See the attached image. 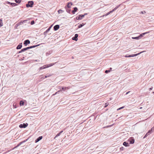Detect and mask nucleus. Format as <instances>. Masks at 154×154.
<instances>
[{"label":"nucleus","instance_id":"24","mask_svg":"<svg viewBox=\"0 0 154 154\" xmlns=\"http://www.w3.org/2000/svg\"><path fill=\"white\" fill-rule=\"evenodd\" d=\"M84 25L85 24H83V23H82V24H80L78 26V28H80L82 27L83 26H84Z\"/></svg>","mask_w":154,"mask_h":154},{"label":"nucleus","instance_id":"47","mask_svg":"<svg viewBox=\"0 0 154 154\" xmlns=\"http://www.w3.org/2000/svg\"><path fill=\"white\" fill-rule=\"evenodd\" d=\"M152 88H150L149 89V90H152Z\"/></svg>","mask_w":154,"mask_h":154},{"label":"nucleus","instance_id":"51","mask_svg":"<svg viewBox=\"0 0 154 154\" xmlns=\"http://www.w3.org/2000/svg\"><path fill=\"white\" fill-rule=\"evenodd\" d=\"M59 87V89H60V86Z\"/></svg>","mask_w":154,"mask_h":154},{"label":"nucleus","instance_id":"19","mask_svg":"<svg viewBox=\"0 0 154 154\" xmlns=\"http://www.w3.org/2000/svg\"><path fill=\"white\" fill-rule=\"evenodd\" d=\"M77 8L76 7H75L74 8V10L72 11V13L73 14H75V12H76L77 10Z\"/></svg>","mask_w":154,"mask_h":154},{"label":"nucleus","instance_id":"37","mask_svg":"<svg viewBox=\"0 0 154 154\" xmlns=\"http://www.w3.org/2000/svg\"><path fill=\"white\" fill-rule=\"evenodd\" d=\"M52 26V25H51V27H49V28L48 29H47V31H49V30H50V29L51 28V27Z\"/></svg>","mask_w":154,"mask_h":154},{"label":"nucleus","instance_id":"49","mask_svg":"<svg viewBox=\"0 0 154 154\" xmlns=\"http://www.w3.org/2000/svg\"><path fill=\"white\" fill-rule=\"evenodd\" d=\"M128 56H127V55H125V57H128Z\"/></svg>","mask_w":154,"mask_h":154},{"label":"nucleus","instance_id":"27","mask_svg":"<svg viewBox=\"0 0 154 154\" xmlns=\"http://www.w3.org/2000/svg\"><path fill=\"white\" fill-rule=\"evenodd\" d=\"M63 10H60V9L58 11V12L59 14L61 13H63Z\"/></svg>","mask_w":154,"mask_h":154},{"label":"nucleus","instance_id":"40","mask_svg":"<svg viewBox=\"0 0 154 154\" xmlns=\"http://www.w3.org/2000/svg\"><path fill=\"white\" fill-rule=\"evenodd\" d=\"M105 105V106L104 107H106L108 106V104L107 103H106Z\"/></svg>","mask_w":154,"mask_h":154},{"label":"nucleus","instance_id":"29","mask_svg":"<svg viewBox=\"0 0 154 154\" xmlns=\"http://www.w3.org/2000/svg\"><path fill=\"white\" fill-rule=\"evenodd\" d=\"M149 134H148V133H147L145 135L144 137H143V138H144L146 137H147L148 135H149Z\"/></svg>","mask_w":154,"mask_h":154},{"label":"nucleus","instance_id":"11","mask_svg":"<svg viewBox=\"0 0 154 154\" xmlns=\"http://www.w3.org/2000/svg\"><path fill=\"white\" fill-rule=\"evenodd\" d=\"M22 43H20V44H19V45H18L17 47V49H20L22 47Z\"/></svg>","mask_w":154,"mask_h":154},{"label":"nucleus","instance_id":"43","mask_svg":"<svg viewBox=\"0 0 154 154\" xmlns=\"http://www.w3.org/2000/svg\"><path fill=\"white\" fill-rule=\"evenodd\" d=\"M66 11L68 12L69 13L70 12V10H66Z\"/></svg>","mask_w":154,"mask_h":154},{"label":"nucleus","instance_id":"31","mask_svg":"<svg viewBox=\"0 0 154 154\" xmlns=\"http://www.w3.org/2000/svg\"><path fill=\"white\" fill-rule=\"evenodd\" d=\"M60 133H58V134H57V135H56V136H55L54 138V139H55L56 137H58V136H59L60 135Z\"/></svg>","mask_w":154,"mask_h":154},{"label":"nucleus","instance_id":"41","mask_svg":"<svg viewBox=\"0 0 154 154\" xmlns=\"http://www.w3.org/2000/svg\"><path fill=\"white\" fill-rule=\"evenodd\" d=\"M141 13L142 14H143L144 13H146V12L145 11H141Z\"/></svg>","mask_w":154,"mask_h":154},{"label":"nucleus","instance_id":"48","mask_svg":"<svg viewBox=\"0 0 154 154\" xmlns=\"http://www.w3.org/2000/svg\"><path fill=\"white\" fill-rule=\"evenodd\" d=\"M130 91H128V92H127L126 93V94H128L129 93Z\"/></svg>","mask_w":154,"mask_h":154},{"label":"nucleus","instance_id":"38","mask_svg":"<svg viewBox=\"0 0 154 154\" xmlns=\"http://www.w3.org/2000/svg\"><path fill=\"white\" fill-rule=\"evenodd\" d=\"M28 140V139H26V140H25L23 141L22 142L23 143H24V142H26V141Z\"/></svg>","mask_w":154,"mask_h":154},{"label":"nucleus","instance_id":"42","mask_svg":"<svg viewBox=\"0 0 154 154\" xmlns=\"http://www.w3.org/2000/svg\"><path fill=\"white\" fill-rule=\"evenodd\" d=\"M60 91H61V90H60L58 91L57 92H56L55 93V95H56L57 94L58 92H60Z\"/></svg>","mask_w":154,"mask_h":154},{"label":"nucleus","instance_id":"15","mask_svg":"<svg viewBox=\"0 0 154 154\" xmlns=\"http://www.w3.org/2000/svg\"><path fill=\"white\" fill-rule=\"evenodd\" d=\"M114 11H112V10L111 11H109V12H108V13H107L106 14H105V15H104L103 16H107L108 15L110 14V13H112V12H113Z\"/></svg>","mask_w":154,"mask_h":154},{"label":"nucleus","instance_id":"53","mask_svg":"<svg viewBox=\"0 0 154 154\" xmlns=\"http://www.w3.org/2000/svg\"><path fill=\"white\" fill-rule=\"evenodd\" d=\"M112 69V68H110V70H111Z\"/></svg>","mask_w":154,"mask_h":154},{"label":"nucleus","instance_id":"34","mask_svg":"<svg viewBox=\"0 0 154 154\" xmlns=\"http://www.w3.org/2000/svg\"><path fill=\"white\" fill-rule=\"evenodd\" d=\"M26 50V48H23V49H21V51H23V52H24Z\"/></svg>","mask_w":154,"mask_h":154},{"label":"nucleus","instance_id":"22","mask_svg":"<svg viewBox=\"0 0 154 154\" xmlns=\"http://www.w3.org/2000/svg\"><path fill=\"white\" fill-rule=\"evenodd\" d=\"M132 38L133 39L138 40L140 39V37L137 36L136 37H132Z\"/></svg>","mask_w":154,"mask_h":154},{"label":"nucleus","instance_id":"20","mask_svg":"<svg viewBox=\"0 0 154 154\" xmlns=\"http://www.w3.org/2000/svg\"><path fill=\"white\" fill-rule=\"evenodd\" d=\"M152 130H154V127H152L150 130H149L147 133L150 134L152 133Z\"/></svg>","mask_w":154,"mask_h":154},{"label":"nucleus","instance_id":"6","mask_svg":"<svg viewBox=\"0 0 154 154\" xmlns=\"http://www.w3.org/2000/svg\"><path fill=\"white\" fill-rule=\"evenodd\" d=\"M87 14H85L84 15H80L79 17H76V19L77 20H81L84 17L85 15H86Z\"/></svg>","mask_w":154,"mask_h":154},{"label":"nucleus","instance_id":"46","mask_svg":"<svg viewBox=\"0 0 154 154\" xmlns=\"http://www.w3.org/2000/svg\"><path fill=\"white\" fill-rule=\"evenodd\" d=\"M23 52V51H21H21H19V52L18 53H21V52Z\"/></svg>","mask_w":154,"mask_h":154},{"label":"nucleus","instance_id":"44","mask_svg":"<svg viewBox=\"0 0 154 154\" xmlns=\"http://www.w3.org/2000/svg\"><path fill=\"white\" fill-rule=\"evenodd\" d=\"M26 50L29 49V47L26 48Z\"/></svg>","mask_w":154,"mask_h":154},{"label":"nucleus","instance_id":"21","mask_svg":"<svg viewBox=\"0 0 154 154\" xmlns=\"http://www.w3.org/2000/svg\"><path fill=\"white\" fill-rule=\"evenodd\" d=\"M3 25V23L2 22V19H0V27L2 26Z\"/></svg>","mask_w":154,"mask_h":154},{"label":"nucleus","instance_id":"35","mask_svg":"<svg viewBox=\"0 0 154 154\" xmlns=\"http://www.w3.org/2000/svg\"><path fill=\"white\" fill-rule=\"evenodd\" d=\"M34 23V21L33 20L31 22V24L33 25Z\"/></svg>","mask_w":154,"mask_h":154},{"label":"nucleus","instance_id":"4","mask_svg":"<svg viewBox=\"0 0 154 154\" xmlns=\"http://www.w3.org/2000/svg\"><path fill=\"white\" fill-rule=\"evenodd\" d=\"M128 141L130 142V144H133L134 142V139L132 137L130 138L128 140Z\"/></svg>","mask_w":154,"mask_h":154},{"label":"nucleus","instance_id":"36","mask_svg":"<svg viewBox=\"0 0 154 154\" xmlns=\"http://www.w3.org/2000/svg\"><path fill=\"white\" fill-rule=\"evenodd\" d=\"M110 72V70H106L105 71V72L106 73H107L108 72Z\"/></svg>","mask_w":154,"mask_h":154},{"label":"nucleus","instance_id":"3","mask_svg":"<svg viewBox=\"0 0 154 154\" xmlns=\"http://www.w3.org/2000/svg\"><path fill=\"white\" fill-rule=\"evenodd\" d=\"M28 125L27 123H23V124H20L19 127L20 128H25L27 127Z\"/></svg>","mask_w":154,"mask_h":154},{"label":"nucleus","instance_id":"45","mask_svg":"<svg viewBox=\"0 0 154 154\" xmlns=\"http://www.w3.org/2000/svg\"><path fill=\"white\" fill-rule=\"evenodd\" d=\"M63 132V131H60L59 133H60V134H61L62 132Z\"/></svg>","mask_w":154,"mask_h":154},{"label":"nucleus","instance_id":"23","mask_svg":"<svg viewBox=\"0 0 154 154\" xmlns=\"http://www.w3.org/2000/svg\"><path fill=\"white\" fill-rule=\"evenodd\" d=\"M120 5H119L118 6H117L116 7H115L114 9H113L112 10V11H116L117 9H118L119 8V6H120Z\"/></svg>","mask_w":154,"mask_h":154},{"label":"nucleus","instance_id":"54","mask_svg":"<svg viewBox=\"0 0 154 154\" xmlns=\"http://www.w3.org/2000/svg\"><path fill=\"white\" fill-rule=\"evenodd\" d=\"M153 94H154V91L153 92Z\"/></svg>","mask_w":154,"mask_h":154},{"label":"nucleus","instance_id":"7","mask_svg":"<svg viewBox=\"0 0 154 154\" xmlns=\"http://www.w3.org/2000/svg\"><path fill=\"white\" fill-rule=\"evenodd\" d=\"M30 43V42L29 40H25L24 42V44L25 46H26L28 44Z\"/></svg>","mask_w":154,"mask_h":154},{"label":"nucleus","instance_id":"52","mask_svg":"<svg viewBox=\"0 0 154 154\" xmlns=\"http://www.w3.org/2000/svg\"><path fill=\"white\" fill-rule=\"evenodd\" d=\"M112 69V68H110V70H111Z\"/></svg>","mask_w":154,"mask_h":154},{"label":"nucleus","instance_id":"1","mask_svg":"<svg viewBox=\"0 0 154 154\" xmlns=\"http://www.w3.org/2000/svg\"><path fill=\"white\" fill-rule=\"evenodd\" d=\"M51 63V64H49V65H45L44 66L40 67L39 68V69L40 70H41L42 69H45L46 68H48V67H49L52 66H53V65H54V64L55 63Z\"/></svg>","mask_w":154,"mask_h":154},{"label":"nucleus","instance_id":"8","mask_svg":"<svg viewBox=\"0 0 154 154\" xmlns=\"http://www.w3.org/2000/svg\"><path fill=\"white\" fill-rule=\"evenodd\" d=\"M78 35L77 34H76L75 35V36L72 37V39L73 40H74L75 41H77L78 39Z\"/></svg>","mask_w":154,"mask_h":154},{"label":"nucleus","instance_id":"5","mask_svg":"<svg viewBox=\"0 0 154 154\" xmlns=\"http://www.w3.org/2000/svg\"><path fill=\"white\" fill-rule=\"evenodd\" d=\"M145 51H142V52H141L138 54H132V55H129L128 56V57H135V56H136L140 54H141V53H143V52H144Z\"/></svg>","mask_w":154,"mask_h":154},{"label":"nucleus","instance_id":"13","mask_svg":"<svg viewBox=\"0 0 154 154\" xmlns=\"http://www.w3.org/2000/svg\"><path fill=\"white\" fill-rule=\"evenodd\" d=\"M123 145L126 147L129 146L128 143H127L126 142H124L123 143Z\"/></svg>","mask_w":154,"mask_h":154},{"label":"nucleus","instance_id":"26","mask_svg":"<svg viewBox=\"0 0 154 154\" xmlns=\"http://www.w3.org/2000/svg\"><path fill=\"white\" fill-rule=\"evenodd\" d=\"M66 88L69 89V88L68 87H63L62 88V90L65 91Z\"/></svg>","mask_w":154,"mask_h":154},{"label":"nucleus","instance_id":"50","mask_svg":"<svg viewBox=\"0 0 154 154\" xmlns=\"http://www.w3.org/2000/svg\"><path fill=\"white\" fill-rule=\"evenodd\" d=\"M55 95V94H53V95Z\"/></svg>","mask_w":154,"mask_h":154},{"label":"nucleus","instance_id":"30","mask_svg":"<svg viewBox=\"0 0 154 154\" xmlns=\"http://www.w3.org/2000/svg\"><path fill=\"white\" fill-rule=\"evenodd\" d=\"M51 75L47 74L45 76V77L43 79H45V78H46L47 77H48L50 76Z\"/></svg>","mask_w":154,"mask_h":154},{"label":"nucleus","instance_id":"12","mask_svg":"<svg viewBox=\"0 0 154 154\" xmlns=\"http://www.w3.org/2000/svg\"><path fill=\"white\" fill-rule=\"evenodd\" d=\"M42 136L39 137L36 140H35V142L36 143L38 142V141L41 140L42 139Z\"/></svg>","mask_w":154,"mask_h":154},{"label":"nucleus","instance_id":"28","mask_svg":"<svg viewBox=\"0 0 154 154\" xmlns=\"http://www.w3.org/2000/svg\"><path fill=\"white\" fill-rule=\"evenodd\" d=\"M15 2L17 3H19L21 2V0H15Z\"/></svg>","mask_w":154,"mask_h":154},{"label":"nucleus","instance_id":"25","mask_svg":"<svg viewBox=\"0 0 154 154\" xmlns=\"http://www.w3.org/2000/svg\"><path fill=\"white\" fill-rule=\"evenodd\" d=\"M20 106H23L24 105V102L23 101H21L20 102Z\"/></svg>","mask_w":154,"mask_h":154},{"label":"nucleus","instance_id":"18","mask_svg":"<svg viewBox=\"0 0 154 154\" xmlns=\"http://www.w3.org/2000/svg\"><path fill=\"white\" fill-rule=\"evenodd\" d=\"M8 3L9 4H10L12 6H15L17 5V4L15 3H11L10 2H8Z\"/></svg>","mask_w":154,"mask_h":154},{"label":"nucleus","instance_id":"2","mask_svg":"<svg viewBox=\"0 0 154 154\" xmlns=\"http://www.w3.org/2000/svg\"><path fill=\"white\" fill-rule=\"evenodd\" d=\"M34 4V2L32 1H29L28 4L26 5V6L27 7H32Z\"/></svg>","mask_w":154,"mask_h":154},{"label":"nucleus","instance_id":"33","mask_svg":"<svg viewBox=\"0 0 154 154\" xmlns=\"http://www.w3.org/2000/svg\"><path fill=\"white\" fill-rule=\"evenodd\" d=\"M124 106H123L122 107H121L118 109H117V110H120V109L124 108Z\"/></svg>","mask_w":154,"mask_h":154},{"label":"nucleus","instance_id":"32","mask_svg":"<svg viewBox=\"0 0 154 154\" xmlns=\"http://www.w3.org/2000/svg\"><path fill=\"white\" fill-rule=\"evenodd\" d=\"M26 21H27V20H25L23 21H21L20 23H22L23 24L24 23H25Z\"/></svg>","mask_w":154,"mask_h":154},{"label":"nucleus","instance_id":"39","mask_svg":"<svg viewBox=\"0 0 154 154\" xmlns=\"http://www.w3.org/2000/svg\"><path fill=\"white\" fill-rule=\"evenodd\" d=\"M22 142H20L18 145V146H20L22 143Z\"/></svg>","mask_w":154,"mask_h":154},{"label":"nucleus","instance_id":"17","mask_svg":"<svg viewBox=\"0 0 154 154\" xmlns=\"http://www.w3.org/2000/svg\"><path fill=\"white\" fill-rule=\"evenodd\" d=\"M72 5V4L71 2H69L67 4V7L68 8H70L71 7Z\"/></svg>","mask_w":154,"mask_h":154},{"label":"nucleus","instance_id":"14","mask_svg":"<svg viewBox=\"0 0 154 154\" xmlns=\"http://www.w3.org/2000/svg\"><path fill=\"white\" fill-rule=\"evenodd\" d=\"M114 11H112V10L111 11H109V12H108V13H107L106 14H105V15H104L103 16H107L108 15L110 14V13H112V12H113Z\"/></svg>","mask_w":154,"mask_h":154},{"label":"nucleus","instance_id":"10","mask_svg":"<svg viewBox=\"0 0 154 154\" xmlns=\"http://www.w3.org/2000/svg\"><path fill=\"white\" fill-rule=\"evenodd\" d=\"M54 28L55 30H57L59 29V26L58 25H57L54 26Z\"/></svg>","mask_w":154,"mask_h":154},{"label":"nucleus","instance_id":"16","mask_svg":"<svg viewBox=\"0 0 154 154\" xmlns=\"http://www.w3.org/2000/svg\"><path fill=\"white\" fill-rule=\"evenodd\" d=\"M39 45H33V46H31L30 47H29V49H31V48H34L36 47H37L39 46Z\"/></svg>","mask_w":154,"mask_h":154},{"label":"nucleus","instance_id":"9","mask_svg":"<svg viewBox=\"0 0 154 154\" xmlns=\"http://www.w3.org/2000/svg\"><path fill=\"white\" fill-rule=\"evenodd\" d=\"M149 32H146L143 33L141 34H140L138 37H140V39L143 36V35L145 34L148 33Z\"/></svg>","mask_w":154,"mask_h":154}]
</instances>
